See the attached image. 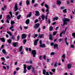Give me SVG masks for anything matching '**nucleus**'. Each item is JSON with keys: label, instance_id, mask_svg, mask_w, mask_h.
<instances>
[{"label": "nucleus", "instance_id": "62", "mask_svg": "<svg viewBox=\"0 0 75 75\" xmlns=\"http://www.w3.org/2000/svg\"><path fill=\"white\" fill-rule=\"evenodd\" d=\"M16 73H17V71H14V73H13L14 75H16Z\"/></svg>", "mask_w": 75, "mask_h": 75}, {"label": "nucleus", "instance_id": "35", "mask_svg": "<svg viewBox=\"0 0 75 75\" xmlns=\"http://www.w3.org/2000/svg\"><path fill=\"white\" fill-rule=\"evenodd\" d=\"M41 17H42V20H44L45 19V16H44V15H42L41 16Z\"/></svg>", "mask_w": 75, "mask_h": 75}, {"label": "nucleus", "instance_id": "28", "mask_svg": "<svg viewBox=\"0 0 75 75\" xmlns=\"http://www.w3.org/2000/svg\"><path fill=\"white\" fill-rule=\"evenodd\" d=\"M2 52L4 54H6V50L4 49H3L2 50Z\"/></svg>", "mask_w": 75, "mask_h": 75}, {"label": "nucleus", "instance_id": "29", "mask_svg": "<svg viewBox=\"0 0 75 75\" xmlns=\"http://www.w3.org/2000/svg\"><path fill=\"white\" fill-rule=\"evenodd\" d=\"M31 67H32V65H30V66H28L27 67L28 70H30V69H31Z\"/></svg>", "mask_w": 75, "mask_h": 75}, {"label": "nucleus", "instance_id": "55", "mask_svg": "<svg viewBox=\"0 0 75 75\" xmlns=\"http://www.w3.org/2000/svg\"><path fill=\"white\" fill-rule=\"evenodd\" d=\"M40 45H42V41L41 40H40Z\"/></svg>", "mask_w": 75, "mask_h": 75}, {"label": "nucleus", "instance_id": "3", "mask_svg": "<svg viewBox=\"0 0 75 75\" xmlns=\"http://www.w3.org/2000/svg\"><path fill=\"white\" fill-rule=\"evenodd\" d=\"M14 8L15 9L14 11H16L18 10V4L17 3H16L15 4Z\"/></svg>", "mask_w": 75, "mask_h": 75}, {"label": "nucleus", "instance_id": "43", "mask_svg": "<svg viewBox=\"0 0 75 75\" xmlns=\"http://www.w3.org/2000/svg\"><path fill=\"white\" fill-rule=\"evenodd\" d=\"M57 62H56L54 63V66L55 67H57Z\"/></svg>", "mask_w": 75, "mask_h": 75}, {"label": "nucleus", "instance_id": "51", "mask_svg": "<svg viewBox=\"0 0 75 75\" xmlns=\"http://www.w3.org/2000/svg\"><path fill=\"white\" fill-rule=\"evenodd\" d=\"M47 22L49 24H50V23H51V21L50 19H49L48 21Z\"/></svg>", "mask_w": 75, "mask_h": 75}, {"label": "nucleus", "instance_id": "48", "mask_svg": "<svg viewBox=\"0 0 75 75\" xmlns=\"http://www.w3.org/2000/svg\"><path fill=\"white\" fill-rule=\"evenodd\" d=\"M65 7L64 6H62L61 7V10H63V9H64Z\"/></svg>", "mask_w": 75, "mask_h": 75}, {"label": "nucleus", "instance_id": "21", "mask_svg": "<svg viewBox=\"0 0 75 75\" xmlns=\"http://www.w3.org/2000/svg\"><path fill=\"white\" fill-rule=\"evenodd\" d=\"M61 2L60 1H57V4H58L59 6L61 4Z\"/></svg>", "mask_w": 75, "mask_h": 75}, {"label": "nucleus", "instance_id": "47", "mask_svg": "<svg viewBox=\"0 0 75 75\" xmlns=\"http://www.w3.org/2000/svg\"><path fill=\"white\" fill-rule=\"evenodd\" d=\"M52 71L53 72H55V69H52Z\"/></svg>", "mask_w": 75, "mask_h": 75}, {"label": "nucleus", "instance_id": "4", "mask_svg": "<svg viewBox=\"0 0 75 75\" xmlns=\"http://www.w3.org/2000/svg\"><path fill=\"white\" fill-rule=\"evenodd\" d=\"M24 67H23V68H24V71H23V72L25 73V74L26 72H27V69L26 68H27V66H26V65L25 64H23Z\"/></svg>", "mask_w": 75, "mask_h": 75}, {"label": "nucleus", "instance_id": "11", "mask_svg": "<svg viewBox=\"0 0 75 75\" xmlns=\"http://www.w3.org/2000/svg\"><path fill=\"white\" fill-rule=\"evenodd\" d=\"M38 41H39V39H38L35 40L34 42V45H36L37 44V42H38Z\"/></svg>", "mask_w": 75, "mask_h": 75}, {"label": "nucleus", "instance_id": "15", "mask_svg": "<svg viewBox=\"0 0 75 75\" xmlns=\"http://www.w3.org/2000/svg\"><path fill=\"white\" fill-rule=\"evenodd\" d=\"M6 18L8 20H11V16L10 15H8L6 16Z\"/></svg>", "mask_w": 75, "mask_h": 75}, {"label": "nucleus", "instance_id": "37", "mask_svg": "<svg viewBox=\"0 0 75 75\" xmlns=\"http://www.w3.org/2000/svg\"><path fill=\"white\" fill-rule=\"evenodd\" d=\"M10 14L11 15V18H13V15H12V12L11 11H10L9 12Z\"/></svg>", "mask_w": 75, "mask_h": 75}, {"label": "nucleus", "instance_id": "44", "mask_svg": "<svg viewBox=\"0 0 75 75\" xmlns=\"http://www.w3.org/2000/svg\"><path fill=\"white\" fill-rule=\"evenodd\" d=\"M40 38H41L42 37V36H43V34H41L40 35V34L39 35V37H40Z\"/></svg>", "mask_w": 75, "mask_h": 75}, {"label": "nucleus", "instance_id": "12", "mask_svg": "<svg viewBox=\"0 0 75 75\" xmlns=\"http://www.w3.org/2000/svg\"><path fill=\"white\" fill-rule=\"evenodd\" d=\"M67 37H66L64 39V41H65V42L66 44L67 45H68V43L67 42Z\"/></svg>", "mask_w": 75, "mask_h": 75}, {"label": "nucleus", "instance_id": "10", "mask_svg": "<svg viewBox=\"0 0 75 75\" xmlns=\"http://www.w3.org/2000/svg\"><path fill=\"white\" fill-rule=\"evenodd\" d=\"M54 48L55 49H58V45L57 44H55L54 45Z\"/></svg>", "mask_w": 75, "mask_h": 75}, {"label": "nucleus", "instance_id": "30", "mask_svg": "<svg viewBox=\"0 0 75 75\" xmlns=\"http://www.w3.org/2000/svg\"><path fill=\"white\" fill-rule=\"evenodd\" d=\"M26 3L27 5H29V4H30V1H29V0H27Z\"/></svg>", "mask_w": 75, "mask_h": 75}, {"label": "nucleus", "instance_id": "54", "mask_svg": "<svg viewBox=\"0 0 75 75\" xmlns=\"http://www.w3.org/2000/svg\"><path fill=\"white\" fill-rule=\"evenodd\" d=\"M17 39L18 40H20V36L18 35V37L17 38Z\"/></svg>", "mask_w": 75, "mask_h": 75}, {"label": "nucleus", "instance_id": "64", "mask_svg": "<svg viewBox=\"0 0 75 75\" xmlns=\"http://www.w3.org/2000/svg\"><path fill=\"white\" fill-rule=\"evenodd\" d=\"M56 24V22H55L54 23H52V25H55Z\"/></svg>", "mask_w": 75, "mask_h": 75}, {"label": "nucleus", "instance_id": "45", "mask_svg": "<svg viewBox=\"0 0 75 75\" xmlns=\"http://www.w3.org/2000/svg\"><path fill=\"white\" fill-rule=\"evenodd\" d=\"M67 9H64L63 10V12H64V13H67Z\"/></svg>", "mask_w": 75, "mask_h": 75}, {"label": "nucleus", "instance_id": "50", "mask_svg": "<svg viewBox=\"0 0 75 75\" xmlns=\"http://www.w3.org/2000/svg\"><path fill=\"white\" fill-rule=\"evenodd\" d=\"M71 48H75V46H74V45H71Z\"/></svg>", "mask_w": 75, "mask_h": 75}, {"label": "nucleus", "instance_id": "9", "mask_svg": "<svg viewBox=\"0 0 75 75\" xmlns=\"http://www.w3.org/2000/svg\"><path fill=\"white\" fill-rule=\"evenodd\" d=\"M67 68L69 69H71L72 67V64L69 63L67 65Z\"/></svg>", "mask_w": 75, "mask_h": 75}, {"label": "nucleus", "instance_id": "49", "mask_svg": "<svg viewBox=\"0 0 75 75\" xmlns=\"http://www.w3.org/2000/svg\"><path fill=\"white\" fill-rule=\"evenodd\" d=\"M62 40H63V39H62L61 38H60V39H59V41L60 42H61V41H62Z\"/></svg>", "mask_w": 75, "mask_h": 75}, {"label": "nucleus", "instance_id": "36", "mask_svg": "<svg viewBox=\"0 0 75 75\" xmlns=\"http://www.w3.org/2000/svg\"><path fill=\"white\" fill-rule=\"evenodd\" d=\"M72 36L74 37V38H75V33H74L72 34Z\"/></svg>", "mask_w": 75, "mask_h": 75}, {"label": "nucleus", "instance_id": "46", "mask_svg": "<svg viewBox=\"0 0 75 75\" xmlns=\"http://www.w3.org/2000/svg\"><path fill=\"white\" fill-rule=\"evenodd\" d=\"M54 54H55V53L54 52H52L50 53V55H54Z\"/></svg>", "mask_w": 75, "mask_h": 75}, {"label": "nucleus", "instance_id": "25", "mask_svg": "<svg viewBox=\"0 0 75 75\" xmlns=\"http://www.w3.org/2000/svg\"><path fill=\"white\" fill-rule=\"evenodd\" d=\"M49 38H50V40H52V35H51V34L50 35V36H49Z\"/></svg>", "mask_w": 75, "mask_h": 75}, {"label": "nucleus", "instance_id": "22", "mask_svg": "<svg viewBox=\"0 0 75 75\" xmlns=\"http://www.w3.org/2000/svg\"><path fill=\"white\" fill-rule=\"evenodd\" d=\"M58 20V17H55L53 18V21H55V20Z\"/></svg>", "mask_w": 75, "mask_h": 75}, {"label": "nucleus", "instance_id": "58", "mask_svg": "<svg viewBox=\"0 0 75 75\" xmlns=\"http://www.w3.org/2000/svg\"><path fill=\"white\" fill-rule=\"evenodd\" d=\"M18 11H17L16 12V16H18Z\"/></svg>", "mask_w": 75, "mask_h": 75}, {"label": "nucleus", "instance_id": "39", "mask_svg": "<svg viewBox=\"0 0 75 75\" xmlns=\"http://www.w3.org/2000/svg\"><path fill=\"white\" fill-rule=\"evenodd\" d=\"M32 71L33 72V73H35V69H34V68L33 67H32Z\"/></svg>", "mask_w": 75, "mask_h": 75}, {"label": "nucleus", "instance_id": "52", "mask_svg": "<svg viewBox=\"0 0 75 75\" xmlns=\"http://www.w3.org/2000/svg\"><path fill=\"white\" fill-rule=\"evenodd\" d=\"M67 28L66 27L65 28V30L64 31V35H65V32H66V31H67Z\"/></svg>", "mask_w": 75, "mask_h": 75}, {"label": "nucleus", "instance_id": "7", "mask_svg": "<svg viewBox=\"0 0 75 75\" xmlns=\"http://www.w3.org/2000/svg\"><path fill=\"white\" fill-rule=\"evenodd\" d=\"M22 39H23V38H24L25 39L27 37V35L25 34H23L22 35Z\"/></svg>", "mask_w": 75, "mask_h": 75}, {"label": "nucleus", "instance_id": "8", "mask_svg": "<svg viewBox=\"0 0 75 75\" xmlns=\"http://www.w3.org/2000/svg\"><path fill=\"white\" fill-rule=\"evenodd\" d=\"M35 16H40V12H39V11H35Z\"/></svg>", "mask_w": 75, "mask_h": 75}, {"label": "nucleus", "instance_id": "6", "mask_svg": "<svg viewBox=\"0 0 75 75\" xmlns=\"http://www.w3.org/2000/svg\"><path fill=\"white\" fill-rule=\"evenodd\" d=\"M63 21L68 22L70 21V19L67 18H64V19H63Z\"/></svg>", "mask_w": 75, "mask_h": 75}, {"label": "nucleus", "instance_id": "38", "mask_svg": "<svg viewBox=\"0 0 75 75\" xmlns=\"http://www.w3.org/2000/svg\"><path fill=\"white\" fill-rule=\"evenodd\" d=\"M26 42H27V40H26V39H25L23 40V42L24 44H25Z\"/></svg>", "mask_w": 75, "mask_h": 75}, {"label": "nucleus", "instance_id": "59", "mask_svg": "<svg viewBox=\"0 0 75 75\" xmlns=\"http://www.w3.org/2000/svg\"><path fill=\"white\" fill-rule=\"evenodd\" d=\"M6 23H10V21H9V20H8V19H7L6 20Z\"/></svg>", "mask_w": 75, "mask_h": 75}, {"label": "nucleus", "instance_id": "16", "mask_svg": "<svg viewBox=\"0 0 75 75\" xmlns=\"http://www.w3.org/2000/svg\"><path fill=\"white\" fill-rule=\"evenodd\" d=\"M30 23V19H27L26 21H25V23L26 24H28Z\"/></svg>", "mask_w": 75, "mask_h": 75}, {"label": "nucleus", "instance_id": "33", "mask_svg": "<svg viewBox=\"0 0 75 75\" xmlns=\"http://www.w3.org/2000/svg\"><path fill=\"white\" fill-rule=\"evenodd\" d=\"M14 26H13V25H11V27L9 28V30H11L12 29H13V28Z\"/></svg>", "mask_w": 75, "mask_h": 75}, {"label": "nucleus", "instance_id": "1", "mask_svg": "<svg viewBox=\"0 0 75 75\" xmlns=\"http://www.w3.org/2000/svg\"><path fill=\"white\" fill-rule=\"evenodd\" d=\"M45 7L47 8L46 11V12H47V15H48V14L50 13V12H49V7H48V5L47 4H45Z\"/></svg>", "mask_w": 75, "mask_h": 75}, {"label": "nucleus", "instance_id": "5", "mask_svg": "<svg viewBox=\"0 0 75 75\" xmlns=\"http://www.w3.org/2000/svg\"><path fill=\"white\" fill-rule=\"evenodd\" d=\"M40 23H36L35 24V25L34 26V28L35 29H37L39 27H40Z\"/></svg>", "mask_w": 75, "mask_h": 75}, {"label": "nucleus", "instance_id": "27", "mask_svg": "<svg viewBox=\"0 0 75 75\" xmlns=\"http://www.w3.org/2000/svg\"><path fill=\"white\" fill-rule=\"evenodd\" d=\"M11 39H8L7 40V42L9 43V44H10L11 42Z\"/></svg>", "mask_w": 75, "mask_h": 75}, {"label": "nucleus", "instance_id": "63", "mask_svg": "<svg viewBox=\"0 0 75 75\" xmlns=\"http://www.w3.org/2000/svg\"><path fill=\"white\" fill-rule=\"evenodd\" d=\"M49 74H50V75H53V73L51 72H49Z\"/></svg>", "mask_w": 75, "mask_h": 75}, {"label": "nucleus", "instance_id": "57", "mask_svg": "<svg viewBox=\"0 0 75 75\" xmlns=\"http://www.w3.org/2000/svg\"><path fill=\"white\" fill-rule=\"evenodd\" d=\"M1 59L3 61H4V60H5V59H4V57H1Z\"/></svg>", "mask_w": 75, "mask_h": 75}, {"label": "nucleus", "instance_id": "61", "mask_svg": "<svg viewBox=\"0 0 75 75\" xmlns=\"http://www.w3.org/2000/svg\"><path fill=\"white\" fill-rule=\"evenodd\" d=\"M38 6V4H36L34 5V7H37Z\"/></svg>", "mask_w": 75, "mask_h": 75}, {"label": "nucleus", "instance_id": "56", "mask_svg": "<svg viewBox=\"0 0 75 75\" xmlns=\"http://www.w3.org/2000/svg\"><path fill=\"white\" fill-rule=\"evenodd\" d=\"M47 17H48V15H46L45 16L46 21H47V19L48 18Z\"/></svg>", "mask_w": 75, "mask_h": 75}, {"label": "nucleus", "instance_id": "26", "mask_svg": "<svg viewBox=\"0 0 75 75\" xmlns=\"http://www.w3.org/2000/svg\"><path fill=\"white\" fill-rule=\"evenodd\" d=\"M11 39H12L13 40H14L16 39V38L14 37V35H13L11 37Z\"/></svg>", "mask_w": 75, "mask_h": 75}, {"label": "nucleus", "instance_id": "18", "mask_svg": "<svg viewBox=\"0 0 75 75\" xmlns=\"http://www.w3.org/2000/svg\"><path fill=\"white\" fill-rule=\"evenodd\" d=\"M0 40H1L2 42H5V39H4V38H0Z\"/></svg>", "mask_w": 75, "mask_h": 75}, {"label": "nucleus", "instance_id": "13", "mask_svg": "<svg viewBox=\"0 0 75 75\" xmlns=\"http://www.w3.org/2000/svg\"><path fill=\"white\" fill-rule=\"evenodd\" d=\"M32 14V12H30V13H29V15H28L27 16V18H28V17H30L31 16V15Z\"/></svg>", "mask_w": 75, "mask_h": 75}, {"label": "nucleus", "instance_id": "20", "mask_svg": "<svg viewBox=\"0 0 75 75\" xmlns=\"http://www.w3.org/2000/svg\"><path fill=\"white\" fill-rule=\"evenodd\" d=\"M53 30V27L52 26H50V28L49 30L50 31H52Z\"/></svg>", "mask_w": 75, "mask_h": 75}, {"label": "nucleus", "instance_id": "19", "mask_svg": "<svg viewBox=\"0 0 75 75\" xmlns=\"http://www.w3.org/2000/svg\"><path fill=\"white\" fill-rule=\"evenodd\" d=\"M21 17V15H19L18 16H17V20H20Z\"/></svg>", "mask_w": 75, "mask_h": 75}, {"label": "nucleus", "instance_id": "23", "mask_svg": "<svg viewBox=\"0 0 75 75\" xmlns=\"http://www.w3.org/2000/svg\"><path fill=\"white\" fill-rule=\"evenodd\" d=\"M7 33L8 34H9L10 36H12V34H11V32H9V31H7Z\"/></svg>", "mask_w": 75, "mask_h": 75}, {"label": "nucleus", "instance_id": "17", "mask_svg": "<svg viewBox=\"0 0 75 75\" xmlns=\"http://www.w3.org/2000/svg\"><path fill=\"white\" fill-rule=\"evenodd\" d=\"M17 45V42H15L13 44V45L14 46V47H16Z\"/></svg>", "mask_w": 75, "mask_h": 75}, {"label": "nucleus", "instance_id": "2", "mask_svg": "<svg viewBox=\"0 0 75 75\" xmlns=\"http://www.w3.org/2000/svg\"><path fill=\"white\" fill-rule=\"evenodd\" d=\"M32 55H33V57H35V55L37 54V53L36 52V50H33L32 51Z\"/></svg>", "mask_w": 75, "mask_h": 75}, {"label": "nucleus", "instance_id": "42", "mask_svg": "<svg viewBox=\"0 0 75 75\" xmlns=\"http://www.w3.org/2000/svg\"><path fill=\"white\" fill-rule=\"evenodd\" d=\"M22 49H23V47L22 46H21L20 49L19 51H20V52H21Z\"/></svg>", "mask_w": 75, "mask_h": 75}, {"label": "nucleus", "instance_id": "40", "mask_svg": "<svg viewBox=\"0 0 75 75\" xmlns=\"http://www.w3.org/2000/svg\"><path fill=\"white\" fill-rule=\"evenodd\" d=\"M34 35L35 36L34 37V38H35L36 37H38V35L37 34H35Z\"/></svg>", "mask_w": 75, "mask_h": 75}, {"label": "nucleus", "instance_id": "31", "mask_svg": "<svg viewBox=\"0 0 75 75\" xmlns=\"http://www.w3.org/2000/svg\"><path fill=\"white\" fill-rule=\"evenodd\" d=\"M57 33H58V32L57 31H55L54 32H53V35L54 36L55 35H56V34H57Z\"/></svg>", "mask_w": 75, "mask_h": 75}, {"label": "nucleus", "instance_id": "60", "mask_svg": "<svg viewBox=\"0 0 75 75\" xmlns=\"http://www.w3.org/2000/svg\"><path fill=\"white\" fill-rule=\"evenodd\" d=\"M35 2V0H32V3H34Z\"/></svg>", "mask_w": 75, "mask_h": 75}, {"label": "nucleus", "instance_id": "32", "mask_svg": "<svg viewBox=\"0 0 75 75\" xmlns=\"http://www.w3.org/2000/svg\"><path fill=\"white\" fill-rule=\"evenodd\" d=\"M65 24H66V25H68V23L66 21H63V25H62V26H64V25H65Z\"/></svg>", "mask_w": 75, "mask_h": 75}, {"label": "nucleus", "instance_id": "24", "mask_svg": "<svg viewBox=\"0 0 75 75\" xmlns=\"http://www.w3.org/2000/svg\"><path fill=\"white\" fill-rule=\"evenodd\" d=\"M11 25H13V24H15V22H14V21H11Z\"/></svg>", "mask_w": 75, "mask_h": 75}, {"label": "nucleus", "instance_id": "14", "mask_svg": "<svg viewBox=\"0 0 75 75\" xmlns=\"http://www.w3.org/2000/svg\"><path fill=\"white\" fill-rule=\"evenodd\" d=\"M40 47H42V48H45V45L43 43L41 45H40Z\"/></svg>", "mask_w": 75, "mask_h": 75}, {"label": "nucleus", "instance_id": "53", "mask_svg": "<svg viewBox=\"0 0 75 75\" xmlns=\"http://www.w3.org/2000/svg\"><path fill=\"white\" fill-rule=\"evenodd\" d=\"M38 22V19H36L35 21V23H36L37 22Z\"/></svg>", "mask_w": 75, "mask_h": 75}, {"label": "nucleus", "instance_id": "34", "mask_svg": "<svg viewBox=\"0 0 75 75\" xmlns=\"http://www.w3.org/2000/svg\"><path fill=\"white\" fill-rule=\"evenodd\" d=\"M46 72V70L45 69H43V74L44 75H45Z\"/></svg>", "mask_w": 75, "mask_h": 75}, {"label": "nucleus", "instance_id": "41", "mask_svg": "<svg viewBox=\"0 0 75 75\" xmlns=\"http://www.w3.org/2000/svg\"><path fill=\"white\" fill-rule=\"evenodd\" d=\"M62 57L63 59H65V54H63V55L62 56Z\"/></svg>", "mask_w": 75, "mask_h": 75}]
</instances>
